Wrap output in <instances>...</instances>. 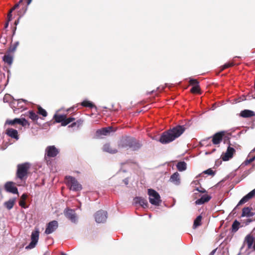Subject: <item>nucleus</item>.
Returning a JSON list of instances; mask_svg holds the SVG:
<instances>
[{
    "instance_id": "obj_1",
    "label": "nucleus",
    "mask_w": 255,
    "mask_h": 255,
    "mask_svg": "<svg viewBox=\"0 0 255 255\" xmlns=\"http://www.w3.org/2000/svg\"><path fill=\"white\" fill-rule=\"evenodd\" d=\"M185 126L178 125L172 128L163 132L159 141L163 143H168L179 137L185 130Z\"/></svg>"
},
{
    "instance_id": "obj_2",
    "label": "nucleus",
    "mask_w": 255,
    "mask_h": 255,
    "mask_svg": "<svg viewBox=\"0 0 255 255\" xmlns=\"http://www.w3.org/2000/svg\"><path fill=\"white\" fill-rule=\"evenodd\" d=\"M66 183L69 189L74 191H79L82 190V186L77 179L72 176H67L65 177Z\"/></svg>"
},
{
    "instance_id": "obj_3",
    "label": "nucleus",
    "mask_w": 255,
    "mask_h": 255,
    "mask_svg": "<svg viewBox=\"0 0 255 255\" xmlns=\"http://www.w3.org/2000/svg\"><path fill=\"white\" fill-rule=\"evenodd\" d=\"M149 202L153 205L158 206L161 203L160 196L159 193L152 189H148Z\"/></svg>"
},
{
    "instance_id": "obj_4",
    "label": "nucleus",
    "mask_w": 255,
    "mask_h": 255,
    "mask_svg": "<svg viewBox=\"0 0 255 255\" xmlns=\"http://www.w3.org/2000/svg\"><path fill=\"white\" fill-rule=\"evenodd\" d=\"M29 169V164L27 163H24L17 165L16 172V176L20 180H22L27 174Z\"/></svg>"
},
{
    "instance_id": "obj_5",
    "label": "nucleus",
    "mask_w": 255,
    "mask_h": 255,
    "mask_svg": "<svg viewBox=\"0 0 255 255\" xmlns=\"http://www.w3.org/2000/svg\"><path fill=\"white\" fill-rule=\"evenodd\" d=\"M39 235V231L38 228H35V230L33 231L31 235V242L26 247L27 249H32L34 248L37 244Z\"/></svg>"
},
{
    "instance_id": "obj_6",
    "label": "nucleus",
    "mask_w": 255,
    "mask_h": 255,
    "mask_svg": "<svg viewBox=\"0 0 255 255\" xmlns=\"http://www.w3.org/2000/svg\"><path fill=\"white\" fill-rule=\"evenodd\" d=\"M65 217L73 223L76 224L78 218L74 210L66 208L64 211Z\"/></svg>"
},
{
    "instance_id": "obj_7",
    "label": "nucleus",
    "mask_w": 255,
    "mask_h": 255,
    "mask_svg": "<svg viewBox=\"0 0 255 255\" xmlns=\"http://www.w3.org/2000/svg\"><path fill=\"white\" fill-rule=\"evenodd\" d=\"M95 221L98 223H104L107 219V212L103 210L97 211L95 215Z\"/></svg>"
},
{
    "instance_id": "obj_8",
    "label": "nucleus",
    "mask_w": 255,
    "mask_h": 255,
    "mask_svg": "<svg viewBox=\"0 0 255 255\" xmlns=\"http://www.w3.org/2000/svg\"><path fill=\"white\" fill-rule=\"evenodd\" d=\"M58 227V223L57 221H51L47 224L45 233L47 235L50 234L54 232L57 229Z\"/></svg>"
},
{
    "instance_id": "obj_9",
    "label": "nucleus",
    "mask_w": 255,
    "mask_h": 255,
    "mask_svg": "<svg viewBox=\"0 0 255 255\" xmlns=\"http://www.w3.org/2000/svg\"><path fill=\"white\" fill-rule=\"evenodd\" d=\"M59 152V150L54 145L48 146L45 149V155L49 157H54Z\"/></svg>"
},
{
    "instance_id": "obj_10",
    "label": "nucleus",
    "mask_w": 255,
    "mask_h": 255,
    "mask_svg": "<svg viewBox=\"0 0 255 255\" xmlns=\"http://www.w3.org/2000/svg\"><path fill=\"white\" fill-rule=\"evenodd\" d=\"M141 147L140 143L137 141L134 138L130 137H129L128 149L131 148L133 150H137Z\"/></svg>"
},
{
    "instance_id": "obj_11",
    "label": "nucleus",
    "mask_w": 255,
    "mask_h": 255,
    "mask_svg": "<svg viewBox=\"0 0 255 255\" xmlns=\"http://www.w3.org/2000/svg\"><path fill=\"white\" fill-rule=\"evenodd\" d=\"M4 189L7 192L13 194H18L17 188L14 186V183L11 181L6 182L4 186Z\"/></svg>"
},
{
    "instance_id": "obj_12",
    "label": "nucleus",
    "mask_w": 255,
    "mask_h": 255,
    "mask_svg": "<svg viewBox=\"0 0 255 255\" xmlns=\"http://www.w3.org/2000/svg\"><path fill=\"white\" fill-rule=\"evenodd\" d=\"M255 195V188L250 192L248 194H247L246 195L244 196L239 202L238 204H237V206L234 208L233 211H234L236 208L240 206L241 205H243L245 204V203L247 202L250 199H252L254 197Z\"/></svg>"
},
{
    "instance_id": "obj_13",
    "label": "nucleus",
    "mask_w": 255,
    "mask_h": 255,
    "mask_svg": "<svg viewBox=\"0 0 255 255\" xmlns=\"http://www.w3.org/2000/svg\"><path fill=\"white\" fill-rule=\"evenodd\" d=\"M133 204L134 205H139L143 208H146L148 206V202L147 200L141 197H135L133 199Z\"/></svg>"
},
{
    "instance_id": "obj_14",
    "label": "nucleus",
    "mask_w": 255,
    "mask_h": 255,
    "mask_svg": "<svg viewBox=\"0 0 255 255\" xmlns=\"http://www.w3.org/2000/svg\"><path fill=\"white\" fill-rule=\"evenodd\" d=\"M231 144L228 146L225 155L222 157L224 161H228L231 159L235 152L234 148L231 147Z\"/></svg>"
},
{
    "instance_id": "obj_15",
    "label": "nucleus",
    "mask_w": 255,
    "mask_h": 255,
    "mask_svg": "<svg viewBox=\"0 0 255 255\" xmlns=\"http://www.w3.org/2000/svg\"><path fill=\"white\" fill-rule=\"evenodd\" d=\"M115 130H113L112 127H109L97 130L96 131V136L100 137L101 135H107L108 133L112 131H115Z\"/></svg>"
},
{
    "instance_id": "obj_16",
    "label": "nucleus",
    "mask_w": 255,
    "mask_h": 255,
    "mask_svg": "<svg viewBox=\"0 0 255 255\" xmlns=\"http://www.w3.org/2000/svg\"><path fill=\"white\" fill-rule=\"evenodd\" d=\"M129 136H123L118 141L119 148L128 149V144Z\"/></svg>"
},
{
    "instance_id": "obj_17",
    "label": "nucleus",
    "mask_w": 255,
    "mask_h": 255,
    "mask_svg": "<svg viewBox=\"0 0 255 255\" xmlns=\"http://www.w3.org/2000/svg\"><path fill=\"white\" fill-rule=\"evenodd\" d=\"M255 214V212H252V208L249 207H244L242 209V213L241 215L242 217H248L250 218L254 216Z\"/></svg>"
},
{
    "instance_id": "obj_18",
    "label": "nucleus",
    "mask_w": 255,
    "mask_h": 255,
    "mask_svg": "<svg viewBox=\"0 0 255 255\" xmlns=\"http://www.w3.org/2000/svg\"><path fill=\"white\" fill-rule=\"evenodd\" d=\"M5 133L9 137L13 138L16 140L19 139L18 131L17 130L12 128H8L6 130Z\"/></svg>"
},
{
    "instance_id": "obj_19",
    "label": "nucleus",
    "mask_w": 255,
    "mask_h": 255,
    "mask_svg": "<svg viewBox=\"0 0 255 255\" xmlns=\"http://www.w3.org/2000/svg\"><path fill=\"white\" fill-rule=\"evenodd\" d=\"M169 181L176 185H179L180 183V179L179 174L177 172H176L174 173H173L170 176Z\"/></svg>"
},
{
    "instance_id": "obj_20",
    "label": "nucleus",
    "mask_w": 255,
    "mask_h": 255,
    "mask_svg": "<svg viewBox=\"0 0 255 255\" xmlns=\"http://www.w3.org/2000/svg\"><path fill=\"white\" fill-rule=\"evenodd\" d=\"M223 135V132H220L215 134L213 136V143L215 144H218L220 143L222 140Z\"/></svg>"
},
{
    "instance_id": "obj_21",
    "label": "nucleus",
    "mask_w": 255,
    "mask_h": 255,
    "mask_svg": "<svg viewBox=\"0 0 255 255\" xmlns=\"http://www.w3.org/2000/svg\"><path fill=\"white\" fill-rule=\"evenodd\" d=\"M211 196L208 195H203L200 198L197 199L195 201V204L196 205L203 204L205 203L208 202L211 199Z\"/></svg>"
},
{
    "instance_id": "obj_22",
    "label": "nucleus",
    "mask_w": 255,
    "mask_h": 255,
    "mask_svg": "<svg viewBox=\"0 0 255 255\" xmlns=\"http://www.w3.org/2000/svg\"><path fill=\"white\" fill-rule=\"evenodd\" d=\"M16 202V198L9 199L3 203V206L8 210H11Z\"/></svg>"
},
{
    "instance_id": "obj_23",
    "label": "nucleus",
    "mask_w": 255,
    "mask_h": 255,
    "mask_svg": "<svg viewBox=\"0 0 255 255\" xmlns=\"http://www.w3.org/2000/svg\"><path fill=\"white\" fill-rule=\"evenodd\" d=\"M241 117L243 118H250L255 115L254 111L249 110H244L242 111L240 114Z\"/></svg>"
},
{
    "instance_id": "obj_24",
    "label": "nucleus",
    "mask_w": 255,
    "mask_h": 255,
    "mask_svg": "<svg viewBox=\"0 0 255 255\" xmlns=\"http://www.w3.org/2000/svg\"><path fill=\"white\" fill-rule=\"evenodd\" d=\"M103 149L104 151L111 154H114L118 152V150L115 148H113L109 143H106L104 144Z\"/></svg>"
},
{
    "instance_id": "obj_25",
    "label": "nucleus",
    "mask_w": 255,
    "mask_h": 255,
    "mask_svg": "<svg viewBox=\"0 0 255 255\" xmlns=\"http://www.w3.org/2000/svg\"><path fill=\"white\" fill-rule=\"evenodd\" d=\"M254 239L252 236L250 234L248 235L245 239V242H246L248 245V248L249 249H251L253 246V244L254 242Z\"/></svg>"
},
{
    "instance_id": "obj_26",
    "label": "nucleus",
    "mask_w": 255,
    "mask_h": 255,
    "mask_svg": "<svg viewBox=\"0 0 255 255\" xmlns=\"http://www.w3.org/2000/svg\"><path fill=\"white\" fill-rule=\"evenodd\" d=\"M241 223L237 221V220H235L232 225V232L235 233H236L238 230L241 228Z\"/></svg>"
},
{
    "instance_id": "obj_27",
    "label": "nucleus",
    "mask_w": 255,
    "mask_h": 255,
    "mask_svg": "<svg viewBox=\"0 0 255 255\" xmlns=\"http://www.w3.org/2000/svg\"><path fill=\"white\" fill-rule=\"evenodd\" d=\"M176 167L179 171H183L187 168V164L185 161H179L177 163Z\"/></svg>"
},
{
    "instance_id": "obj_28",
    "label": "nucleus",
    "mask_w": 255,
    "mask_h": 255,
    "mask_svg": "<svg viewBox=\"0 0 255 255\" xmlns=\"http://www.w3.org/2000/svg\"><path fill=\"white\" fill-rule=\"evenodd\" d=\"M65 118V115H57L55 114L53 118L55 119V122L57 123H61V126H62V123L64 122Z\"/></svg>"
},
{
    "instance_id": "obj_29",
    "label": "nucleus",
    "mask_w": 255,
    "mask_h": 255,
    "mask_svg": "<svg viewBox=\"0 0 255 255\" xmlns=\"http://www.w3.org/2000/svg\"><path fill=\"white\" fill-rule=\"evenodd\" d=\"M2 60L5 63L10 65L13 62V57L10 55H5L2 57Z\"/></svg>"
},
{
    "instance_id": "obj_30",
    "label": "nucleus",
    "mask_w": 255,
    "mask_h": 255,
    "mask_svg": "<svg viewBox=\"0 0 255 255\" xmlns=\"http://www.w3.org/2000/svg\"><path fill=\"white\" fill-rule=\"evenodd\" d=\"M81 105L83 107H88L91 109L95 107V105L91 102L88 101L87 100H84L81 103Z\"/></svg>"
},
{
    "instance_id": "obj_31",
    "label": "nucleus",
    "mask_w": 255,
    "mask_h": 255,
    "mask_svg": "<svg viewBox=\"0 0 255 255\" xmlns=\"http://www.w3.org/2000/svg\"><path fill=\"white\" fill-rule=\"evenodd\" d=\"M20 122V119L15 118L13 120H7L5 122V124L9 125H14L15 124H19Z\"/></svg>"
},
{
    "instance_id": "obj_32",
    "label": "nucleus",
    "mask_w": 255,
    "mask_h": 255,
    "mask_svg": "<svg viewBox=\"0 0 255 255\" xmlns=\"http://www.w3.org/2000/svg\"><path fill=\"white\" fill-rule=\"evenodd\" d=\"M202 218V217L201 215H199L197 217V218H196L194 222V228H196L201 225Z\"/></svg>"
},
{
    "instance_id": "obj_33",
    "label": "nucleus",
    "mask_w": 255,
    "mask_h": 255,
    "mask_svg": "<svg viewBox=\"0 0 255 255\" xmlns=\"http://www.w3.org/2000/svg\"><path fill=\"white\" fill-rule=\"evenodd\" d=\"M28 117L32 121H36L38 119V117L36 114H35L33 111H29L28 112Z\"/></svg>"
},
{
    "instance_id": "obj_34",
    "label": "nucleus",
    "mask_w": 255,
    "mask_h": 255,
    "mask_svg": "<svg viewBox=\"0 0 255 255\" xmlns=\"http://www.w3.org/2000/svg\"><path fill=\"white\" fill-rule=\"evenodd\" d=\"M75 120V118L73 117H70L69 118H67L66 116L65 115V120L63 123H62V126L64 127L68 125L69 123L72 122Z\"/></svg>"
},
{
    "instance_id": "obj_35",
    "label": "nucleus",
    "mask_w": 255,
    "mask_h": 255,
    "mask_svg": "<svg viewBox=\"0 0 255 255\" xmlns=\"http://www.w3.org/2000/svg\"><path fill=\"white\" fill-rule=\"evenodd\" d=\"M253 220L251 219H247L246 220H241V227H245L248 225L250 223L252 222Z\"/></svg>"
},
{
    "instance_id": "obj_36",
    "label": "nucleus",
    "mask_w": 255,
    "mask_h": 255,
    "mask_svg": "<svg viewBox=\"0 0 255 255\" xmlns=\"http://www.w3.org/2000/svg\"><path fill=\"white\" fill-rule=\"evenodd\" d=\"M38 113L39 115L43 117H46L47 116V112L40 106L38 108Z\"/></svg>"
},
{
    "instance_id": "obj_37",
    "label": "nucleus",
    "mask_w": 255,
    "mask_h": 255,
    "mask_svg": "<svg viewBox=\"0 0 255 255\" xmlns=\"http://www.w3.org/2000/svg\"><path fill=\"white\" fill-rule=\"evenodd\" d=\"M234 65L233 62H228L225 64L224 65L221 67V71H223L224 69L233 66Z\"/></svg>"
},
{
    "instance_id": "obj_38",
    "label": "nucleus",
    "mask_w": 255,
    "mask_h": 255,
    "mask_svg": "<svg viewBox=\"0 0 255 255\" xmlns=\"http://www.w3.org/2000/svg\"><path fill=\"white\" fill-rule=\"evenodd\" d=\"M19 125H21L22 127L29 126V124L28 123L27 121L26 120H25L24 118H20V119Z\"/></svg>"
},
{
    "instance_id": "obj_39",
    "label": "nucleus",
    "mask_w": 255,
    "mask_h": 255,
    "mask_svg": "<svg viewBox=\"0 0 255 255\" xmlns=\"http://www.w3.org/2000/svg\"><path fill=\"white\" fill-rule=\"evenodd\" d=\"M82 121L79 120L77 121L76 122H74L72 123L69 126V128H74L75 126H77V127H79L82 124Z\"/></svg>"
},
{
    "instance_id": "obj_40",
    "label": "nucleus",
    "mask_w": 255,
    "mask_h": 255,
    "mask_svg": "<svg viewBox=\"0 0 255 255\" xmlns=\"http://www.w3.org/2000/svg\"><path fill=\"white\" fill-rule=\"evenodd\" d=\"M191 91L193 93H199L200 92L199 85L193 86L191 89Z\"/></svg>"
},
{
    "instance_id": "obj_41",
    "label": "nucleus",
    "mask_w": 255,
    "mask_h": 255,
    "mask_svg": "<svg viewBox=\"0 0 255 255\" xmlns=\"http://www.w3.org/2000/svg\"><path fill=\"white\" fill-rule=\"evenodd\" d=\"M190 84L196 86V85H199V82L196 79H190L189 80Z\"/></svg>"
},
{
    "instance_id": "obj_42",
    "label": "nucleus",
    "mask_w": 255,
    "mask_h": 255,
    "mask_svg": "<svg viewBox=\"0 0 255 255\" xmlns=\"http://www.w3.org/2000/svg\"><path fill=\"white\" fill-rule=\"evenodd\" d=\"M204 173L210 175H214L215 174V172L213 171L212 169L209 168L204 171Z\"/></svg>"
},
{
    "instance_id": "obj_43",
    "label": "nucleus",
    "mask_w": 255,
    "mask_h": 255,
    "mask_svg": "<svg viewBox=\"0 0 255 255\" xmlns=\"http://www.w3.org/2000/svg\"><path fill=\"white\" fill-rule=\"evenodd\" d=\"M19 44V42L18 41L16 42L14 45L12 47H10L9 49V51H14L16 48V47H17V46Z\"/></svg>"
},
{
    "instance_id": "obj_44",
    "label": "nucleus",
    "mask_w": 255,
    "mask_h": 255,
    "mask_svg": "<svg viewBox=\"0 0 255 255\" xmlns=\"http://www.w3.org/2000/svg\"><path fill=\"white\" fill-rule=\"evenodd\" d=\"M254 160H255V155L249 159H247L245 161V165H248V164L253 162Z\"/></svg>"
},
{
    "instance_id": "obj_45",
    "label": "nucleus",
    "mask_w": 255,
    "mask_h": 255,
    "mask_svg": "<svg viewBox=\"0 0 255 255\" xmlns=\"http://www.w3.org/2000/svg\"><path fill=\"white\" fill-rule=\"evenodd\" d=\"M19 206H20L21 207H23L24 208H26L27 207L25 206V201H23V200H20L19 201Z\"/></svg>"
},
{
    "instance_id": "obj_46",
    "label": "nucleus",
    "mask_w": 255,
    "mask_h": 255,
    "mask_svg": "<svg viewBox=\"0 0 255 255\" xmlns=\"http://www.w3.org/2000/svg\"><path fill=\"white\" fill-rule=\"evenodd\" d=\"M19 18L20 17H19L14 22V24L15 25V27H14V29H13V34H14L15 33V30H16V26L17 25H18V24L19 23Z\"/></svg>"
},
{
    "instance_id": "obj_47",
    "label": "nucleus",
    "mask_w": 255,
    "mask_h": 255,
    "mask_svg": "<svg viewBox=\"0 0 255 255\" xmlns=\"http://www.w3.org/2000/svg\"><path fill=\"white\" fill-rule=\"evenodd\" d=\"M27 195L25 194H23L21 197V200H23L25 201L26 199L27 198Z\"/></svg>"
},
{
    "instance_id": "obj_48",
    "label": "nucleus",
    "mask_w": 255,
    "mask_h": 255,
    "mask_svg": "<svg viewBox=\"0 0 255 255\" xmlns=\"http://www.w3.org/2000/svg\"><path fill=\"white\" fill-rule=\"evenodd\" d=\"M196 190L197 191H198V192H201V193H205V192H206V190H205V189H203H203H202L201 190H199L198 188H197L196 189Z\"/></svg>"
},
{
    "instance_id": "obj_49",
    "label": "nucleus",
    "mask_w": 255,
    "mask_h": 255,
    "mask_svg": "<svg viewBox=\"0 0 255 255\" xmlns=\"http://www.w3.org/2000/svg\"><path fill=\"white\" fill-rule=\"evenodd\" d=\"M19 6V3H16L11 9L13 10Z\"/></svg>"
},
{
    "instance_id": "obj_50",
    "label": "nucleus",
    "mask_w": 255,
    "mask_h": 255,
    "mask_svg": "<svg viewBox=\"0 0 255 255\" xmlns=\"http://www.w3.org/2000/svg\"><path fill=\"white\" fill-rule=\"evenodd\" d=\"M217 249H215L213 250L209 254V255H214L215 253L216 252Z\"/></svg>"
},
{
    "instance_id": "obj_51",
    "label": "nucleus",
    "mask_w": 255,
    "mask_h": 255,
    "mask_svg": "<svg viewBox=\"0 0 255 255\" xmlns=\"http://www.w3.org/2000/svg\"><path fill=\"white\" fill-rule=\"evenodd\" d=\"M12 20V16L7 15V21L9 22Z\"/></svg>"
},
{
    "instance_id": "obj_52",
    "label": "nucleus",
    "mask_w": 255,
    "mask_h": 255,
    "mask_svg": "<svg viewBox=\"0 0 255 255\" xmlns=\"http://www.w3.org/2000/svg\"><path fill=\"white\" fill-rule=\"evenodd\" d=\"M13 11V9H11L9 10V12H8V13L7 15L12 16V11Z\"/></svg>"
},
{
    "instance_id": "obj_53",
    "label": "nucleus",
    "mask_w": 255,
    "mask_h": 255,
    "mask_svg": "<svg viewBox=\"0 0 255 255\" xmlns=\"http://www.w3.org/2000/svg\"><path fill=\"white\" fill-rule=\"evenodd\" d=\"M216 107L215 106V104H214L213 105H212V107L211 108V110H214L215 109H216Z\"/></svg>"
},
{
    "instance_id": "obj_54",
    "label": "nucleus",
    "mask_w": 255,
    "mask_h": 255,
    "mask_svg": "<svg viewBox=\"0 0 255 255\" xmlns=\"http://www.w3.org/2000/svg\"><path fill=\"white\" fill-rule=\"evenodd\" d=\"M123 181H124V183H125L126 185H128V179H125Z\"/></svg>"
},
{
    "instance_id": "obj_55",
    "label": "nucleus",
    "mask_w": 255,
    "mask_h": 255,
    "mask_svg": "<svg viewBox=\"0 0 255 255\" xmlns=\"http://www.w3.org/2000/svg\"><path fill=\"white\" fill-rule=\"evenodd\" d=\"M8 24H9V22L7 21L5 24L4 28H6L8 26Z\"/></svg>"
},
{
    "instance_id": "obj_56",
    "label": "nucleus",
    "mask_w": 255,
    "mask_h": 255,
    "mask_svg": "<svg viewBox=\"0 0 255 255\" xmlns=\"http://www.w3.org/2000/svg\"><path fill=\"white\" fill-rule=\"evenodd\" d=\"M31 1L32 0H27V5H29L31 3Z\"/></svg>"
},
{
    "instance_id": "obj_57",
    "label": "nucleus",
    "mask_w": 255,
    "mask_h": 255,
    "mask_svg": "<svg viewBox=\"0 0 255 255\" xmlns=\"http://www.w3.org/2000/svg\"><path fill=\"white\" fill-rule=\"evenodd\" d=\"M255 148L254 149H253L251 151L250 153H253V152H255Z\"/></svg>"
},
{
    "instance_id": "obj_58",
    "label": "nucleus",
    "mask_w": 255,
    "mask_h": 255,
    "mask_svg": "<svg viewBox=\"0 0 255 255\" xmlns=\"http://www.w3.org/2000/svg\"><path fill=\"white\" fill-rule=\"evenodd\" d=\"M22 0H19V2H18V3H19H19H20L21 2H22Z\"/></svg>"
},
{
    "instance_id": "obj_59",
    "label": "nucleus",
    "mask_w": 255,
    "mask_h": 255,
    "mask_svg": "<svg viewBox=\"0 0 255 255\" xmlns=\"http://www.w3.org/2000/svg\"><path fill=\"white\" fill-rule=\"evenodd\" d=\"M20 103V102L19 101V100H18L17 101V105H18Z\"/></svg>"
},
{
    "instance_id": "obj_60",
    "label": "nucleus",
    "mask_w": 255,
    "mask_h": 255,
    "mask_svg": "<svg viewBox=\"0 0 255 255\" xmlns=\"http://www.w3.org/2000/svg\"><path fill=\"white\" fill-rule=\"evenodd\" d=\"M61 255H67L66 254H65L64 253H62Z\"/></svg>"
},
{
    "instance_id": "obj_61",
    "label": "nucleus",
    "mask_w": 255,
    "mask_h": 255,
    "mask_svg": "<svg viewBox=\"0 0 255 255\" xmlns=\"http://www.w3.org/2000/svg\"><path fill=\"white\" fill-rule=\"evenodd\" d=\"M210 152H206V154H210Z\"/></svg>"
},
{
    "instance_id": "obj_62",
    "label": "nucleus",
    "mask_w": 255,
    "mask_h": 255,
    "mask_svg": "<svg viewBox=\"0 0 255 255\" xmlns=\"http://www.w3.org/2000/svg\"><path fill=\"white\" fill-rule=\"evenodd\" d=\"M215 150H216V149L214 148V149H213L212 152H213V151H214Z\"/></svg>"
},
{
    "instance_id": "obj_63",
    "label": "nucleus",
    "mask_w": 255,
    "mask_h": 255,
    "mask_svg": "<svg viewBox=\"0 0 255 255\" xmlns=\"http://www.w3.org/2000/svg\"><path fill=\"white\" fill-rule=\"evenodd\" d=\"M22 100V101H23V102H26V101H25V100Z\"/></svg>"
},
{
    "instance_id": "obj_64",
    "label": "nucleus",
    "mask_w": 255,
    "mask_h": 255,
    "mask_svg": "<svg viewBox=\"0 0 255 255\" xmlns=\"http://www.w3.org/2000/svg\"><path fill=\"white\" fill-rule=\"evenodd\" d=\"M254 230H255V228L254 229Z\"/></svg>"
}]
</instances>
